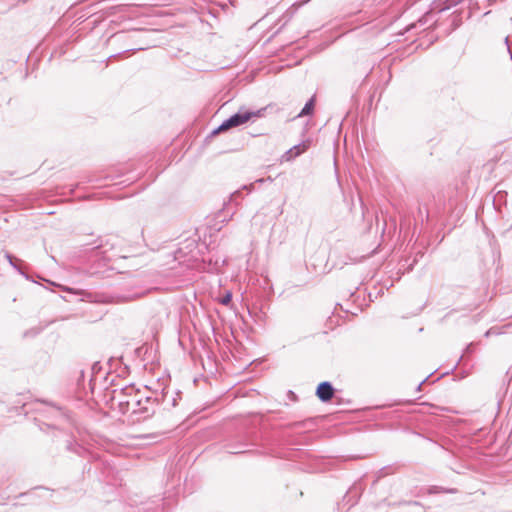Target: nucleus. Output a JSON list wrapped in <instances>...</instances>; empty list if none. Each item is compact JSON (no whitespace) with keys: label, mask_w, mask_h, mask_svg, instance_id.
<instances>
[{"label":"nucleus","mask_w":512,"mask_h":512,"mask_svg":"<svg viewBox=\"0 0 512 512\" xmlns=\"http://www.w3.org/2000/svg\"><path fill=\"white\" fill-rule=\"evenodd\" d=\"M141 396L145 395L140 389L136 388L134 385H128L122 388L116 397L119 400H131L139 399ZM119 402L120 401H118V403Z\"/></svg>","instance_id":"39448f33"},{"label":"nucleus","mask_w":512,"mask_h":512,"mask_svg":"<svg viewBox=\"0 0 512 512\" xmlns=\"http://www.w3.org/2000/svg\"><path fill=\"white\" fill-rule=\"evenodd\" d=\"M316 395L322 402L330 401L334 396V388L328 381L321 382L317 389Z\"/></svg>","instance_id":"423d86ee"},{"label":"nucleus","mask_w":512,"mask_h":512,"mask_svg":"<svg viewBox=\"0 0 512 512\" xmlns=\"http://www.w3.org/2000/svg\"><path fill=\"white\" fill-rule=\"evenodd\" d=\"M239 196H240V191L237 190V191H235L234 193L231 194V200H234V199H236Z\"/></svg>","instance_id":"ddd939ff"},{"label":"nucleus","mask_w":512,"mask_h":512,"mask_svg":"<svg viewBox=\"0 0 512 512\" xmlns=\"http://www.w3.org/2000/svg\"><path fill=\"white\" fill-rule=\"evenodd\" d=\"M263 181H264L263 179H258L256 182L262 183Z\"/></svg>","instance_id":"2eb2a0df"},{"label":"nucleus","mask_w":512,"mask_h":512,"mask_svg":"<svg viewBox=\"0 0 512 512\" xmlns=\"http://www.w3.org/2000/svg\"><path fill=\"white\" fill-rule=\"evenodd\" d=\"M84 295L90 299V301L94 302H100V303H110V302H127L134 299L133 296H123V297H117V299H114L113 297L106 296L103 294H95L92 293H84Z\"/></svg>","instance_id":"20e7f679"},{"label":"nucleus","mask_w":512,"mask_h":512,"mask_svg":"<svg viewBox=\"0 0 512 512\" xmlns=\"http://www.w3.org/2000/svg\"><path fill=\"white\" fill-rule=\"evenodd\" d=\"M232 294L230 292H227L221 299V304L228 305L231 302Z\"/></svg>","instance_id":"1a4fd4ad"},{"label":"nucleus","mask_w":512,"mask_h":512,"mask_svg":"<svg viewBox=\"0 0 512 512\" xmlns=\"http://www.w3.org/2000/svg\"><path fill=\"white\" fill-rule=\"evenodd\" d=\"M253 188H254V184L253 183L249 184V185H244L243 186V189L244 190H248L249 192H251L253 190Z\"/></svg>","instance_id":"f8f14e48"},{"label":"nucleus","mask_w":512,"mask_h":512,"mask_svg":"<svg viewBox=\"0 0 512 512\" xmlns=\"http://www.w3.org/2000/svg\"><path fill=\"white\" fill-rule=\"evenodd\" d=\"M6 258L9 261L10 265L13 266L15 269L19 270L18 266L14 262V257L10 255L9 253L6 254Z\"/></svg>","instance_id":"9d476101"},{"label":"nucleus","mask_w":512,"mask_h":512,"mask_svg":"<svg viewBox=\"0 0 512 512\" xmlns=\"http://www.w3.org/2000/svg\"><path fill=\"white\" fill-rule=\"evenodd\" d=\"M425 381H426V380H424L423 382L419 383V385H418V390H420V388H421L422 384H423Z\"/></svg>","instance_id":"4468645a"},{"label":"nucleus","mask_w":512,"mask_h":512,"mask_svg":"<svg viewBox=\"0 0 512 512\" xmlns=\"http://www.w3.org/2000/svg\"><path fill=\"white\" fill-rule=\"evenodd\" d=\"M457 490L454 489V488H451V489H444L442 487H439V486H432L430 489H429V493L430 494H433V493H456Z\"/></svg>","instance_id":"6e6552de"},{"label":"nucleus","mask_w":512,"mask_h":512,"mask_svg":"<svg viewBox=\"0 0 512 512\" xmlns=\"http://www.w3.org/2000/svg\"><path fill=\"white\" fill-rule=\"evenodd\" d=\"M262 115V109L257 111H250L244 107H241L237 113L226 119L217 129L213 131V134H218L223 131H227L231 128L241 126L247 123L254 117H260Z\"/></svg>","instance_id":"f03ea898"},{"label":"nucleus","mask_w":512,"mask_h":512,"mask_svg":"<svg viewBox=\"0 0 512 512\" xmlns=\"http://www.w3.org/2000/svg\"><path fill=\"white\" fill-rule=\"evenodd\" d=\"M314 105H315V101H314V98L312 97L306 104L305 106L303 107V109L300 111V113L297 115V117H303V116H306V115H310L312 114L313 110H314Z\"/></svg>","instance_id":"0eeeda50"},{"label":"nucleus","mask_w":512,"mask_h":512,"mask_svg":"<svg viewBox=\"0 0 512 512\" xmlns=\"http://www.w3.org/2000/svg\"><path fill=\"white\" fill-rule=\"evenodd\" d=\"M309 146L310 141H303L302 143L293 146L282 155V161H292L293 159L304 153L309 148Z\"/></svg>","instance_id":"7ed1b4c3"},{"label":"nucleus","mask_w":512,"mask_h":512,"mask_svg":"<svg viewBox=\"0 0 512 512\" xmlns=\"http://www.w3.org/2000/svg\"><path fill=\"white\" fill-rule=\"evenodd\" d=\"M461 0H446V7L445 8H450L451 6H454L456 4H458Z\"/></svg>","instance_id":"9b49d317"},{"label":"nucleus","mask_w":512,"mask_h":512,"mask_svg":"<svg viewBox=\"0 0 512 512\" xmlns=\"http://www.w3.org/2000/svg\"><path fill=\"white\" fill-rule=\"evenodd\" d=\"M157 402L151 396H141L139 399L120 400L119 407L122 413L131 412L136 421L150 418L155 413Z\"/></svg>","instance_id":"f257e3e1"}]
</instances>
